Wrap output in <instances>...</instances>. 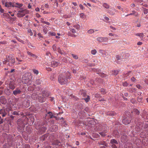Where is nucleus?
<instances>
[{
	"label": "nucleus",
	"instance_id": "nucleus-19",
	"mask_svg": "<svg viewBox=\"0 0 148 148\" xmlns=\"http://www.w3.org/2000/svg\"><path fill=\"white\" fill-rule=\"evenodd\" d=\"M23 5V4L21 3H15L14 4V7L18 8H20Z\"/></svg>",
	"mask_w": 148,
	"mask_h": 148
},
{
	"label": "nucleus",
	"instance_id": "nucleus-11",
	"mask_svg": "<svg viewBox=\"0 0 148 148\" xmlns=\"http://www.w3.org/2000/svg\"><path fill=\"white\" fill-rule=\"evenodd\" d=\"M41 133H42L45 132L47 129V127L46 125L45 124L42 125L39 128Z\"/></svg>",
	"mask_w": 148,
	"mask_h": 148
},
{
	"label": "nucleus",
	"instance_id": "nucleus-18",
	"mask_svg": "<svg viewBox=\"0 0 148 148\" xmlns=\"http://www.w3.org/2000/svg\"><path fill=\"white\" fill-rule=\"evenodd\" d=\"M9 18L10 19L9 23L11 24H13L14 23V22L16 20V17H11L10 16L9 17Z\"/></svg>",
	"mask_w": 148,
	"mask_h": 148
},
{
	"label": "nucleus",
	"instance_id": "nucleus-16",
	"mask_svg": "<svg viewBox=\"0 0 148 148\" xmlns=\"http://www.w3.org/2000/svg\"><path fill=\"white\" fill-rule=\"evenodd\" d=\"M0 101L2 104H5L6 103V100L3 96L0 97Z\"/></svg>",
	"mask_w": 148,
	"mask_h": 148
},
{
	"label": "nucleus",
	"instance_id": "nucleus-33",
	"mask_svg": "<svg viewBox=\"0 0 148 148\" xmlns=\"http://www.w3.org/2000/svg\"><path fill=\"white\" fill-rule=\"evenodd\" d=\"M43 31L44 33L46 34L47 33L48 30L46 27H44L43 29Z\"/></svg>",
	"mask_w": 148,
	"mask_h": 148
},
{
	"label": "nucleus",
	"instance_id": "nucleus-53",
	"mask_svg": "<svg viewBox=\"0 0 148 148\" xmlns=\"http://www.w3.org/2000/svg\"><path fill=\"white\" fill-rule=\"evenodd\" d=\"M27 54L29 56L31 57V56L32 55L33 53L31 52H30L29 51H27Z\"/></svg>",
	"mask_w": 148,
	"mask_h": 148
},
{
	"label": "nucleus",
	"instance_id": "nucleus-28",
	"mask_svg": "<svg viewBox=\"0 0 148 148\" xmlns=\"http://www.w3.org/2000/svg\"><path fill=\"white\" fill-rule=\"evenodd\" d=\"M97 51L95 49H93L91 51V53L93 55H95L97 53Z\"/></svg>",
	"mask_w": 148,
	"mask_h": 148
},
{
	"label": "nucleus",
	"instance_id": "nucleus-57",
	"mask_svg": "<svg viewBox=\"0 0 148 148\" xmlns=\"http://www.w3.org/2000/svg\"><path fill=\"white\" fill-rule=\"evenodd\" d=\"M8 13L10 14L11 16H14V13H12V12H11L9 11L8 12Z\"/></svg>",
	"mask_w": 148,
	"mask_h": 148
},
{
	"label": "nucleus",
	"instance_id": "nucleus-2",
	"mask_svg": "<svg viewBox=\"0 0 148 148\" xmlns=\"http://www.w3.org/2000/svg\"><path fill=\"white\" fill-rule=\"evenodd\" d=\"M15 63L14 57L12 55H10L6 58L5 63L10 66H13Z\"/></svg>",
	"mask_w": 148,
	"mask_h": 148
},
{
	"label": "nucleus",
	"instance_id": "nucleus-23",
	"mask_svg": "<svg viewBox=\"0 0 148 148\" xmlns=\"http://www.w3.org/2000/svg\"><path fill=\"white\" fill-rule=\"evenodd\" d=\"M135 35L139 36L141 39H142L144 35L143 33H137L135 34Z\"/></svg>",
	"mask_w": 148,
	"mask_h": 148
},
{
	"label": "nucleus",
	"instance_id": "nucleus-5",
	"mask_svg": "<svg viewBox=\"0 0 148 148\" xmlns=\"http://www.w3.org/2000/svg\"><path fill=\"white\" fill-rule=\"evenodd\" d=\"M50 95V94L48 91H43L42 93V95L43 97H40L38 98L39 101L40 102H43L45 100V98L48 97Z\"/></svg>",
	"mask_w": 148,
	"mask_h": 148
},
{
	"label": "nucleus",
	"instance_id": "nucleus-10",
	"mask_svg": "<svg viewBox=\"0 0 148 148\" xmlns=\"http://www.w3.org/2000/svg\"><path fill=\"white\" fill-rule=\"evenodd\" d=\"M99 52L100 54V55L103 57H105L108 55V53L105 50L99 49Z\"/></svg>",
	"mask_w": 148,
	"mask_h": 148
},
{
	"label": "nucleus",
	"instance_id": "nucleus-36",
	"mask_svg": "<svg viewBox=\"0 0 148 148\" xmlns=\"http://www.w3.org/2000/svg\"><path fill=\"white\" fill-rule=\"evenodd\" d=\"M48 34L51 36H55L56 35V33L53 32H50L48 33Z\"/></svg>",
	"mask_w": 148,
	"mask_h": 148
},
{
	"label": "nucleus",
	"instance_id": "nucleus-52",
	"mask_svg": "<svg viewBox=\"0 0 148 148\" xmlns=\"http://www.w3.org/2000/svg\"><path fill=\"white\" fill-rule=\"evenodd\" d=\"M118 145H111L112 148H117Z\"/></svg>",
	"mask_w": 148,
	"mask_h": 148
},
{
	"label": "nucleus",
	"instance_id": "nucleus-59",
	"mask_svg": "<svg viewBox=\"0 0 148 148\" xmlns=\"http://www.w3.org/2000/svg\"><path fill=\"white\" fill-rule=\"evenodd\" d=\"M135 5L134 3H132L130 5V7L131 8H134L135 7Z\"/></svg>",
	"mask_w": 148,
	"mask_h": 148
},
{
	"label": "nucleus",
	"instance_id": "nucleus-46",
	"mask_svg": "<svg viewBox=\"0 0 148 148\" xmlns=\"http://www.w3.org/2000/svg\"><path fill=\"white\" fill-rule=\"evenodd\" d=\"M36 83L37 84H39L41 83V81L40 79H37L36 81Z\"/></svg>",
	"mask_w": 148,
	"mask_h": 148
},
{
	"label": "nucleus",
	"instance_id": "nucleus-6",
	"mask_svg": "<svg viewBox=\"0 0 148 148\" xmlns=\"http://www.w3.org/2000/svg\"><path fill=\"white\" fill-rule=\"evenodd\" d=\"M23 80H25L24 83L27 84L28 82H31V76L28 73L25 74L23 77Z\"/></svg>",
	"mask_w": 148,
	"mask_h": 148
},
{
	"label": "nucleus",
	"instance_id": "nucleus-61",
	"mask_svg": "<svg viewBox=\"0 0 148 148\" xmlns=\"http://www.w3.org/2000/svg\"><path fill=\"white\" fill-rule=\"evenodd\" d=\"M38 35L40 38H42L43 37L42 36V34L40 33H38Z\"/></svg>",
	"mask_w": 148,
	"mask_h": 148
},
{
	"label": "nucleus",
	"instance_id": "nucleus-40",
	"mask_svg": "<svg viewBox=\"0 0 148 148\" xmlns=\"http://www.w3.org/2000/svg\"><path fill=\"white\" fill-rule=\"evenodd\" d=\"M69 32L72 33H75L76 32V31L74 29H70V31Z\"/></svg>",
	"mask_w": 148,
	"mask_h": 148
},
{
	"label": "nucleus",
	"instance_id": "nucleus-20",
	"mask_svg": "<svg viewBox=\"0 0 148 148\" xmlns=\"http://www.w3.org/2000/svg\"><path fill=\"white\" fill-rule=\"evenodd\" d=\"M110 143L112 144V145H118V143L116 141L115 139H112L110 140Z\"/></svg>",
	"mask_w": 148,
	"mask_h": 148
},
{
	"label": "nucleus",
	"instance_id": "nucleus-44",
	"mask_svg": "<svg viewBox=\"0 0 148 148\" xmlns=\"http://www.w3.org/2000/svg\"><path fill=\"white\" fill-rule=\"evenodd\" d=\"M28 32L29 33H30V36H32L33 35V32H32V31L31 30V29H28Z\"/></svg>",
	"mask_w": 148,
	"mask_h": 148
},
{
	"label": "nucleus",
	"instance_id": "nucleus-4",
	"mask_svg": "<svg viewBox=\"0 0 148 148\" xmlns=\"http://www.w3.org/2000/svg\"><path fill=\"white\" fill-rule=\"evenodd\" d=\"M18 13H17V16L19 18L22 17L25 15L26 14L29 13V11L27 9L21 10L18 11Z\"/></svg>",
	"mask_w": 148,
	"mask_h": 148
},
{
	"label": "nucleus",
	"instance_id": "nucleus-21",
	"mask_svg": "<svg viewBox=\"0 0 148 148\" xmlns=\"http://www.w3.org/2000/svg\"><path fill=\"white\" fill-rule=\"evenodd\" d=\"M127 140V137L125 135H123L121 137V141L122 142L125 143Z\"/></svg>",
	"mask_w": 148,
	"mask_h": 148
},
{
	"label": "nucleus",
	"instance_id": "nucleus-30",
	"mask_svg": "<svg viewBox=\"0 0 148 148\" xmlns=\"http://www.w3.org/2000/svg\"><path fill=\"white\" fill-rule=\"evenodd\" d=\"M71 55L72 57L75 59L77 60L78 58V55L74 54L73 53L71 54Z\"/></svg>",
	"mask_w": 148,
	"mask_h": 148
},
{
	"label": "nucleus",
	"instance_id": "nucleus-1",
	"mask_svg": "<svg viewBox=\"0 0 148 148\" xmlns=\"http://www.w3.org/2000/svg\"><path fill=\"white\" fill-rule=\"evenodd\" d=\"M70 73L67 71L66 74L60 75L58 77V81L61 84H64L67 83L68 79L70 78Z\"/></svg>",
	"mask_w": 148,
	"mask_h": 148
},
{
	"label": "nucleus",
	"instance_id": "nucleus-62",
	"mask_svg": "<svg viewBox=\"0 0 148 148\" xmlns=\"http://www.w3.org/2000/svg\"><path fill=\"white\" fill-rule=\"evenodd\" d=\"M53 50L54 51H56V46L54 45H53Z\"/></svg>",
	"mask_w": 148,
	"mask_h": 148
},
{
	"label": "nucleus",
	"instance_id": "nucleus-43",
	"mask_svg": "<svg viewBox=\"0 0 148 148\" xmlns=\"http://www.w3.org/2000/svg\"><path fill=\"white\" fill-rule=\"evenodd\" d=\"M116 58L117 60H120L122 59L121 56L119 55L116 56Z\"/></svg>",
	"mask_w": 148,
	"mask_h": 148
},
{
	"label": "nucleus",
	"instance_id": "nucleus-64",
	"mask_svg": "<svg viewBox=\"0 0 148 148\" xmlns=\"http://www.w3.org/2000/svg\"><path fill=\"white\" fill-rule=\"evenodd\" d=\"M129 145H130V148H133V145L132 144L127 143V145L128 147Z\"/></svg>",
	"mask_w": 148,
	"mask_h": 148
},
{
	"label": "nucleus",
	"instance_id": "nucleus-41",
	"mask_svg": "<svg viewBox=\"0 0 148 148\" xmlns=\"http://www.w3.org/2000/svg\"><path fill=\"white\" fill-rule=\"evenodd\" d=\"M102 42H106L108 40V38L107 37H103Z\"/></svg>",
	"mask_w": 148,
	"mask_h": 148
},
{
	"label": "nucleus",
	"instance_id": "nucleus-49",
	"mask_svg": "<svg viewBox=\"0 0 148 148\" xmlns=\"http://www.w3.org/2000/svg\"><path fill=\"white\" fill-rule=\"evenodd\" d=\"M90 98L89 96H87V98H86L84 99V100H85V101L86 102H87L89 100Z\"/></svg>",
	"mask_w": 148,
	"mask_h": 148
},
{
	"label": "nucleus",
	"instance_id": "nucleus-56",
	"mask_svg": "<svg viewBox=\"0 0 148 148\" xmlns=\"http://www.w3.org/2000/svg\"><path fill=\"white\" fill-rule=\"evenodd\" d=\"M84 14L83 13H81L80 14V17L82 18H83L84 17Z\"/></svg>",
	"mask_w": 148,
	"mask_h": 148
},
{
	"label": "nucleus",
	"instance_id": "nucleus-12",
	"mask_svg": "<svg viewBox=\"0 0 148 148\" xmlns=\"http://www.w3.org/2000/svg\"><path fill=\"white\" fill-rule=\"evenodd\" d=\"M15 84L14 81H11L9 84V87L10 89L13 90L15 87Z\"/></svg>",
	"mask_w": 148,
	"mask_h": 148
},
{
	"label": "nucleus",
	"instance_id": "nucleus-25",
	"mask_svg": "<svg viewBox=\"0 0 148 148\" xmlns=\"http://www.w3.org/2000/svg\"><path fill=\"white\" fill-rule=\"evenodd\" d=\"M102 6L105 8L108 9L109 8L110 6L106 3H103L102 4Z\"/></svg>",
	"mask_w": 148,
	"mask_h": 148
},
{
	"label": "nucleus",
	"instance_id": "nucleus-24",
	"mask_svg": "<svg viewBox=\"0 0 148 148\" xmlns=\"http://www.w3.org/2000/svg\"><path fill=\"white\" fill-rule=\"evenodd\" d=\"M142 10L144 14H146L148 13V9L144 7H142Z\"/></svg>",
	"mask_w": 148,
	"mask_h": 148
},
{
	"label": "nucleus",
	"instance_id": "nucleus-54",
	"mask_svg": "<svg viewBox=\"0 0 148 148\" xmlns=\"http://www.w3.org/2000/svg\"><path fill=\"white\" fill-rule=\"evenodd\" d=\"M24 148H30V146L29 145L26 144L25 145Z\"/></svg>",
	"mask_w": 148,
	"mask_h": 148
},
{
	"label": "nucleus",
	"instance_id": "nucleus-38",
	"mask_svg": "<svg viewBox=\"0 0 148 148\" xmlns=\"http://www.w3.org/2000/svg\"><path fill=\"white\" fill-rule=\"evenodd\" d=\"M118 72L119 71L117 70H114V71H113L112 74L113 75H117V74L118 73Z\"/></svg>",
	"mask_w": 148,
	"mask_h": 148
},
{
	"label": "nucleus",
	"instance_id": "nucleus-7",
	"mask_svg": "<svg viewBox=\"0 0 148 148\" xmlns=\"http://www.w3.org/2000/svg\"><path fill=\"white\" fill-rule=\"evenodd\" d=\"M132 118L130 117H126L122 120L123 123L125 125L128 124L131 121Z\"/></svg>",
	"mask_w": 148,
	"mask_h": 148
},
{
	"label": "nucleus",
	"instance_id": "nucleus-8",
	"mask_svg": "<svg viewBox=\"0 0 148 148\" xmlns=\"http://www.w3.org/2000/svg\"><path fill=\"white\" fill-rule=\"evenodd\" d=\"M14 4L15 2H7L4 3L3 2V4H4L5 6L8 8L11 7H14Z\"/></svg>",
	"mask_w": 148,
	"mask_h": 148
},
{
	"label": "nucleus",
	"instance_id": "nucleus-17",
	"mask_svg": "<svg viewBox=\"0 0 148 148\" xmlns=\"http://www.w3.org/2000/svg\"><path fill=\"white\" fill-rule=\"evenodd\" d=\"M58 129V127L57 125H54L52 126L50 128L49 130L51 131H56Z\"/></svg>",
	"mask_w": 148,
	"mask_h": 148
},
{
	"label": "nucleus",
	"instance_id": "nucleus-3",
	"mask_svg": "<svg viewBox=\"0 0 148 148\" xmlns=\"http://www.w3.org/2000/svg\"><path fill=\"white\" fill-rule=\"evenodd\" d=\"M99 127H98V130H103V132H99V134L103 137L105 136L107 132V128L106 125H100Z\"/></svg>",
	"mask_w": 148,
	"mask_h": 148
},
{
	"label": "nucleus",
	"instance_id": "nucleus-26",
	"mask_svg": "<svg viewBox=\"0 0 148 148\" xmlns=\"http://www.w3.org/2000/svg\"><path fill=\"white\" fill-rule=\"evenodd\" d=\"M32 99H35L38 97L36 93H33L32 95Z\"/></svg>",
	"mask_w": 148,
	"mask_h": 148
},
{
	"label": "nucleus",
	"instance_id": "nucleus-31",
	"mask_svg": "<svg viewBox=\"0 0 148 148\" xmlns=\"http://www.w3.org/2000/svg\"><path fill=\"white\" fill-rule=\"evenodd\" d=\"M68 35L69 36H70L73 37H76V35L73 34H72L70 32H69L68 33Z\"/></svg>",
	"mask_w": 148,
	"mask_h": 148
},
{
	"label": "nucleus",
	"instance_id": "nucleus-51",
	"mask_svg": "<svg viewBox=\"0 0 148 148\" xmlns=\"http://www.w3.org/2000/svg\"><path fill=\"white\" fill-rule=\"evenodd\" d=\"M128 83L127 82H123V85L124 86H127L128 85Z\"/></svg>",
	"mask_w": 148,
	"mask_h": 148
},
{
	"label": "nucleus",
	"instance_id": "nucleus-9",
	"mask_svg": "<svg viewBox=\"0 0 148 148\" xmlns=\"http://www.w3.org/2000/svg\"><path fill=\"white\" fill-rule=\"evenodd\" d=\"M60 62L59 61H52L51 62L50 64L51 66L55 67L58 66L60 64Z\"/></svg>",
	"mask_w": 148,
	"mask_h": 148
},
{
	"label": "nucleus",
	"instance_id": "nucleus-34",
	"mask_svg": "<svg viewBox=\"0 0 148 148\" xmlns=\"http://www.w3.org/2000/svg\"><path fill=\"white\" fill-rule=\"evenodd\" d=\"M100 91L102 94H105L106 93V90L104 89H100Z\"/></svg>",
	"mask_w": 148,
	"mask_h": 148
},
{
	"label": "nucleus",
	"instance_id": "nucleus-13",
	"mask_svg": "<svg viewBox=\"0 0 148 148\" xmlns=\"http://www.w3.org/2000/svg\"><path fill=\"white\" fill-rule=\"evenodd\" d=\"M22 92V91L19 89L18 88H16V89L13 92V94L15 96L17 95L20 94Z\"/></svg>",
	"mask_w": 148,
	"mask_h": 148
},
{
	"label": "nucleus",
	"instance_id": "nucleus-22",
	"mask_svg": "<svg viewBox=\"0 0 148 148\" xmlns=\"http://www.w3.org/2000/svg\"><path fill=\"white\" fill-rule=\"evenodd\" d=\"M47 116H48L49 118H52L53 117H56L54 116L52 114V113L51 112H48L47 113Z\"/></svg>",
	"mask_w": 148,
	"mask_h": 148
},
{
	"label": "nucleus",
	"instance_id": "nucleus-55",
	"mask_svg": "<svg viewBox=\"0 0 148 148\" xmlns=\"http://www.w3.org/2000/svg\"><path fill=\"white\" fill-rule=\"evenodd\" d=\"M44 7L46 8H49V5L47 4H45L44 5Z\"/></svg>",
	"mask_w": 148,
	"mask_h": 148
},
{
	"label": "nucleus",
	"instance_id": "nucleus-63",
	"mask_svg": "<svg viewBox=\"0 0 148 148\" xmlns=\"http://www.w3.org/2000/svg\"><path fill=\"white\" fill-rule=\"evenodd\" d=\"M142 126L140 127H139L138 129H137V131H140V130L142 129Z\"/></svg>",
	"mask_w": 148,
	"mask_h": 148
},
{
	"label": "nucleus",
	"instance_id": "nucleus-58",
	"mask_svg": "<svg viewBox=\"0 0 148 148\" xmlns=\"http://www.w3.org/2000/svg\"><path fill=\"white\" fill-rule=\"evenodd\" d=\"M12 114L13 115H18L19 114L17 112L15 111L13 112Z\"/></svg>",
	"mask_w": 148,
	"mask_h": 148
},
{
	"label": "nucleus",
	"instance_id": "nucleus-50",
	"mask_svg": "<svg viewBox=\"0 0 148 148\" xmlns=\"http://www.w3.org/2000/svg\"><path fill=\"white\" fill-rule=\"evenodd\" d=\"M31 57H32L33 58L36 59L37 58L38 56L35 54L33 53L32 55L31 56Z\"/></svg>",
	"mask_w": 148,
	"mask_h": 148
},
{
	"label": "nucleus",
	"instance_id": "nucleus-15",
	"mask_svg": "<svg viewBox=\"0 0 148 148\" xmlns=\"http://www.w3.org/2000/svg\"><path fill=\"white\" fill-rule=\"evenodd\" d=\"M52 144L53 145L59 146L60 145V143L59 140H54L52 141Z\"/></svg>",
	"mask_w": 148,
	"mask_h": 148
},
{
	"label": "nucleus",
	"instance_id": "nucleus-35",
	"mask_svg": "<svg viewBox=\"0 0 148 148\" xmlns=\"http://www.w3.org/2000/svg\"><path fill=\"white\" fill-rule=\"evenodd\" d=\"M103 37H99L97 38V40L99 42H102Z\"/></svg>",
	"mask_w": 148,
	"mask_h": 148
},
{
	"label": "nucleus",
	"instance_id": "nucleus-32",
	"mask_svg": "<svg viewBox=\"0 0 148 148\" xmlns=\"http://www.w3.org/2000/svg\"><path fill=\"white\" fill-rule=\"evenodd\" d=\"M32 71L36 75H37L39 73L38 71L35 69H32Z\"/></svg>",
	"mask_w": 148,
	"mask_h": 148
},
{
	"label": "nucleus",
	"instance_id": "nucleus-37",
	"mask_svg": "<svg viewBox=\"0 0 148 148\" xmlns=\"http://www.w3.org/2000/svg\"><path fill=\"white\" fill-rule=\"evenodd\" d=\"M95 31L93 29H90L88 31V33L89 34H91L94 32Z\"/></svg>",
	"mask_w": 148,
	"mask_h": 148
},
{
	"label": "nucleus",
	"instance_id": "nucleus-47",
	"mask_svg": "<svg viewBox=\"0 0 148 148\" xmlns=\"http://www.w3.org/2000/svg\"><path fill=\"white\" fill-rule=\"evenodd\" d=\"M7 42L5 41H0V45H1V44L5 45L7 44Z\"/></svg>",
	"mask_w": 148,
	"mask_h": 148
},
{
	"label": "nucleus",
	"instance_id": "nucleus-42",
	"mask_svg": "<svg viewBox=\"0 0 148 148\" xmlns=\"http://www.w3.org/2000/svg\"><path fill=\"white\" fill-rule=\"evenodd\" d=\"M41 22L47 25H50V23H49L48 22H46L43 21H41Z\"/></svg>",
	"mask_w": 148,
	"mask_h": 148
},
{
	"label": "nucleus",
	"instance_id": "nucleus-27",
	"mask_svg": "<svg viewBox=\"0 0 148 148\" xmlns=\"http://www.w3.org/2000/svg\"><path fill=\"white\" fill-rule=\"evenodd\" d=\"M108 12L110 14L112 15H114L115 14V12L113 11L112 10H108Z\"/></svg>",
	"mask_w": 148,
	"mask_h": 148
},
{
	"label": "nucleus",
	"instance_id": "nucleus-45",
	"mask_svg": "<svg viewBox=\"0 0 148 148\" xmlns=\"http://www.w3.org/2000/svg\"><path fill=\"white\" fill-rule=\"evenodd\" d=\"M74 27L77 29H78L79 28L80 26L78 25H76L74 26Z\"/></svg>",
	"mask_w": 148,
	"mask_h": 148
},
{
	"label": "nucleus",
	"instance_id": "nucleus-48",
	"mask_svg": "<svg viewBox=\"0 0 148 148\" xmlns=\"http://www.w3.org/2000/svg\"><path fill=\"white\" fill-rule=\"evenodd\" d=\"M3 15L4 16H5L7 17L8 18H9V17H10V15L8 13H4L3 14Z\"/></svg>",
	"mask_w": 148,
	"mask_h": 148
},
{
	"label": "nucleus",
	"instance_id": "nucleus-29",
	"mask_svg": "<svg viewBox=\"0 0 148 148\" xmlns=\"http://www.w3.org/2000/svg\"><path fill=\"white\" fill-rule=\"evenodd\" d=\"M133 112L136 115H139L140 114V112L137 109H134L133 110Z\"/></svg>",
	"mask_w": 148,
	"mask_h": 148
},
{
	"label": "nucleus",
	"instance_id": "nucleus-14",
	"mask_svg": "<svg viewBox=\"0 0 148 148\" xmlns=\"http://www.w3.org/2000/svg\"><path fill=\"white\" fill-rule=\"evenodd\" d=\"M132 13H130L129 14H128L125 16H127L130 15H134L135 16L137 17L138 16V12L135 11L134 10L132 11Z\"/></svg>",
	"mask_w": 148,
	"mask_h": 148
},
{
	"label": "nucleus",
	"instance_id": "nucleus-60",
	"mask_svg": "<svg viewBox=\"0 0 148 148\" xmlns=\"http://www.w3.org/2000/svg\"><path fill=\"white\" fill-rule=\"evenodd\" d=\"M106 143L104 141H103V142H101L100 143V144H101V145H106Z\"/></svg>",
	"mask_w": 148,
	"mask_h": 148
},
{
	"label": "nucleus",
	"instance_id": "nucleus-39",
	"mask_svg": "<svg viewBox=\"0 0 148 148\" xmlns=\"http://www.w3.org/2000/svg\"><path fill=\"white\" fill-rule=\"evenodd\" d=\"M58 51L60 54H63L64 52H63V51L61 50V49H60V48L59 47L58 48Z\"/></svg>",
	"mask_w": 148,
	"mask_h": 148
}]
</instances>
